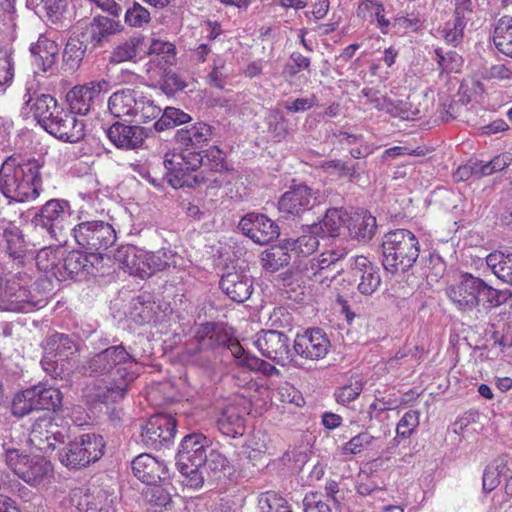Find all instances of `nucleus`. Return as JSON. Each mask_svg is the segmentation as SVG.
<instances>
[{"label":"nucleus","mask_w":512,"mask_h":512,"mask_svg":"<svg viewBox=\"0 0 512 512\" xmlns=\"http://www.w3.org/2000/svg\"><path fill=\"white\" fill-rule=\"evenodd\" d=\"M218 156L213 155V163H206V167H202L200 177L201 185L207 184L208 188H218L226 180L227 174L223 171L224 163L220 157V151L216 149Z\"/></svg>","instance_id":"41"},{"label":"nucleus","mask_w":512,"mask_h":512,"mask_svg":"<svg viewBox=\"0 0 512 512\" xmlns=\"http://www.w3.org/2000/svg\"><path fill=\"white\" fill-rule=\"evenodd\" d=\"M72 232L76 243L97 262L102 260V251L114 245L117 240L113 225L103 220L80 222Z\"/></svg>","instance_id":"9"},{"label":"nucleus","mask_w":512,"mask_h":512,"mask_svg":"<svg viewBox=\"0 0 512 512\" xmlns=\"http://www.w3.org/2000/svg\"><path fill=\"white\" fill-rule=\"evenodd\" d=\"M512 162V156L510 153H502L495 156L489 162L480 161V168L478 171L480 172V176H489L495 172L502 171L506 167H508Z\"/></svg>","instance_id":"61"},{"label":"nucleus","mask_w":512,"mask_h":512,"mask_svg":"<svg viewBox=\"0 0 512 512\" xmlns=\"http://www.w3.org/2000/svg\"><path fill=\"white\" fill-rule=\"evenodd\" d=\"M315 199L311 188L297 185L285 192L278 202L279 211L290 215H299L312 207Z\"/></svg>","instance_id":"26"},{"label":"nucleus","mask_w":512,"mask_h":512,"mask_svg":"<svg viewBox=\"0 0 512 512\" xmlns=\"http://www.w3.org/2000/svg\"><path fill=\"white\" fill-rule=\"evenodd\" d=\"M163 165L168 183L176 189L200 186L202 178L198 169L207 166L204 157L196 152L166 153Z\"/></svg>","instance_id":"7"},{"label":"nucleus","mask_w":512,"mask_h":512,"mask_svg":"<svg viewBox=\"0 0 512 512\" xmlns=\"http://www.w3.org/2000/svg\"><path fill=\"white\" fill-rule=\"evenodd\" d=\"M271 402L274 404H277L278 402L290 403L300 407L304 404V399L301 393L294 386L284 382L272 392Z\"/></svg>","instance_id":"52"},{"label":"nucleus","mask_w":512,"mask_h":512,"mask_svg":"<svg viewBox=\"0 0 512 512\" xmlns=\"http://www.w3.org/2000/svg\"><path fill=\"white\" fill-rule=\"evenodd\" d=\"M41 365L54 379H66L72 372L71 360L80 352V343L74 335L54 333L46 340Z\"/></svg>","instance_id":"4"},{"label":"nucleus","mask_w":512,"mask_h":512,"mask_svg":"<svg viewBox=\"0 0 512 512\" xmlns=\"http://www.w3.org/2000/svg\"><path fill=\"white\" fill-rule=\"evenodd\" d=\"M108 89L109 82L105 79L74 86L66 95L71 112L87 115L93 109L101 94L107 92Z\"/></svg>","instance_id":"16"},{"label":"nucleus","mask_w":512,"mask_h":512,"mask_svg":"<svg viewBox=\"0 0 512 512\" xmlns=\"http://www.w3.org/2000/svg\"><path fill=\"white\" fill-rule=\"evenodd\" d=\"M99 495L94 496L89 489L78 488L74 490L71 500L76 508L81 512H87L89 510H98L99 507Z\"/></svg>","instance_id":"55"},{"label":"nucleus","mask_w":512,"mask_h":512,"mask_svg":"<svg viewBox=\"0 0 512 512\" xmlns=\"http://www.w3.org/2000/svg\"><path fill=\"white\" fill-rule=\"evenodd\" d=\"M144 38L133 36L125 42L117 45L109 55V63L120 64L134 60L139 54V47L143 44Z\"/></svg>","instance_id":"42"},{"label":"nucleus","mask_w":512,"mask_h":512,"mask_svg":"<svg viewBox=\"0 0 512 512\" xmlns=\"http://www.w3.org/2000/svg\"><path fill=\"white\" fill-rule=\"evenodd\" d=\"M214 423L222 435L230 438L243 436L248 426L244 411L237 405L221 408L214 417Z\"/></svg>","instance_id":"19"},{"label":"nucleus","mask_w":512,"mask_h":512,"mask_svg":"<svg viewBox=\"0 0 512 512\" xmlns=\"http://www.w3.org/2000/svg\"><path fill=\"white\" fill-rule=\"evenodd\" d=\"M29 242L22 229L14 222H6L2 227L0 247L14 261L23 263L28 251Z\"/></svg>","instance_id":"23"},{"label":"nucleus","mask_w":512,"mask_h":512,"mask_svg":"<svg viewBox=\"0 0 512 512\" xmlns=\"http://www.w3.org/2000/svg\"><path fill=\"white\" fill-rule=\"evenodd\" d=\"M98 262L90 254H83L80 251H66L58 270L57 280L65 281L72 279L83 270H88V265L95 266Z\"/></svg>","instance_id":"28"},{"label":"nucleus","mask_w":512,"mask_h":512,"mask_svg":"<svg viewBox=\"0 0 512 512\" xmlns=\"http://www.w3.org/2000/svg\"><path fill=\"white\" fill-rule=\"evenodd\" d=\"M290 248L284 240L261 253V263L266 271L275 272L290 262Z\"/></svg>","instance_id":"33"},{"label":"nucleus","mask_w":512,"mask_h":512,"mask_svg":"<svg viewBox=\"0 0 512 512\" xmlns=\"http://www.w3.org/2000/svg\"><path fill=\"white\" fill-rule=\"evenodd\" d=\"M210 440L200 433L185 436L176 456V466L184 476L183 483L191 488H200L204 483L202 465L206 459Z\"/></svg>","instance_id":"5"},{"label":"nucleus","mask_w":512,"mask_h":512,"mask_svg":"<svg viewBox=\"0 0 512 512\" xmlns=\"http://www.w3.org/2000/svg\"><path fill=\"white\" fill-rule=\"evenodd\" d=\"M176 433V420L169 414H155L142 427L141 441L150 449L168 446Z\"/></svg>","instance_id":"15"},{"label":"nucleus","mask_w":512,"mask_h":512,"mask_svg":"<svg viewBox=\"0 0 512 512\" xmlns=\"http://www.w3.org/2000/svg\"><path fill=\"white\" fill-rule=\"evenodd\" d=\"M258 512H293L278 493L269 491L258 497Z\"/></svg>","instance_id":"49"},{"label":"nucleus","mask_w":512,"mask_h":512,"mask_svg":"<svg viewBox=\"0 0 512 512\" xmlns=\"http://www.w3.org/2000/svg\"><path fill=\"white\" fill-rule=\"evenodd\" d=\"M445 293L451 304L461 312H471L481 304L484 308L498 307L507 302L512 293L509 289L498 290L471 273H460L447 284Z\"/></svg>","instance_id":"2"},{"label":"nucleus","mask_w":512,"mask_h":512,"mask_svg":"<svg viewBox=\"0 0 512 512\" xmlns=\"http://www.w3.org/2000/svg\"><path fill=\"white\" fill-rule=\"evenodd\" d=\"M384 7L381 3L372 0H362L357 9L359 17L369 20L370 22L376 21L378 27L383 34L388 33L390 21L385 18Z\"/></svg>","instance_id":"37"},{"label":"nucleus","mask_w":512,"mask_h":512,"mask_svg":"<svg viewBox=\"0 0 512 512\" xmlns=\"http://www.w3.org/2000/svg\"><path fill=\"white\" fill-rule=\"evenodd\" d=\"M35 410H38V407L32 387L25 389L14 396L11 404V413L13 416L22 418Z\"/></svg>","instance_id":"47"},{"label":"nucleus","mask_w":512,"mask_h":512,"mask_svg":"<svg viewBox=\"0 0 512 512\" xmlns=\"http://www.w3.org/2000/svg\"><path fill=\"white\" fill-rule=\"evenodd\" d=\"M436 62L442 72H458L462 66V58L455 51L444 53L441 49L435 50Z\"/></svg>","instance_id":"58"},{"label":"nucleus","mask_w":512,"mask_h":512,"mask_svg":"<svg viewBox=\"0 0 512 512\" xmlns=\"http://www.w3.org/2000/svg\"><path fill=\"white\" fill-rule=\"evenodd\" d=\"M140 91L135 89H121L114 92L108 99V110L116 118L134 117Z\"/></svg>","instance_id":"27"},{"label":"nucleus","mask_w":512,"mask_h":512,"mask_svg":"<svg viewBox=\"0 0 512 512\" xmlns=\"http://www.w3.org/2000/svg\"><path fill=\"white\" fill-rule=\"evenodd\" d=\"M69 429L59 425L50 416L38 418L32 425L28 443L44 454H49L64 445L69 439Z\"/></svg>","instance_id":"12"},{"label":"nucleus","mask_w":512,"mask_h":512,"mask_svg":"<svg viewBox=\"0 0 512 512\" xmlns=\"http://www.w3.org/2000/svg\"><path fill=\"white\" fill-rule=\"evenodd\" d=\"M142 265H145L147 272H142L141 276L151 275L156 271H162L170 266L174 258V254L170 250H159L157 252L142 253Z\"/></svg>","instance_id":"44"},{"label":"nucleus","mask_w":512,"mask_h":512,"mask_svg":"<svg viewBox=\"0 0 512 512\" xmlns=\"http://www.w3.org/2000/svg\"><path fill=\"white\" fill-rule=\"evenodd\" d=\"M5 461L13 472L30 486L42 484L53 473V466L45 457L22 455L16 449L6 452Z\"/></svg>","instance_id":"11"},{"label":"nucleus","mask_w":512,"mask_h":512,"mask_svg":"<svg viewBox=\"0 0 512 512\" xmlns=\"http://www.w3.org/2000/svg\"><path fill=\"white\" fill-rule=\"evenodd\" d=\"M38 410H59L62 405V393L59 389L45 385L32 386Z\"/></svg>","instance_id":"40"},{"label":"nucleus","mask_w":512,"mask_h":512,"mask_svg":"<svg viewBox=\"0 0 512 512\" xmlns=\"http://www.w3.org/2000/svg\"><path fill=\"white\" fill-rule=\"evenodd\" d=\"M351 269L359 278L358 291L363 295H372L381 284L379 269L363 255L350 259Z\"/></svg>","instance_id":"24"},{"label":"nucleus","mask_w":512,"mask_h":512,"mask_svg":"<svg viewBox=\"0 0 512 512\" xmlns=\"http://www.w3.org/2000/svg\"><path fill=\"white\" fill-rule=\"evenodd\" d=\"M318 237L319 233H314L309 230V225L303 227L302 235L296 239H286L290 251H295L298 255L307 256L316 251L319 246Z\"/></svg>","instance_id":"43"},{"label":"nucleus","mask_w":512,"mask_h":512,"mask_svg":"<svg viewBox=\"0 0 512 512\" xmlns=\"http://www.w3.org/2000/svg\"><path fill=\"white\" fill-rule=\"evenodd\" d=\"M329 348L330 341L326 334L319 328L297 335L294 340L295 353L310 360H319L324 358L327 355Z\"/></svg>","instance_id":"18"},{"label":"nucleus","mask_w":512,"mask_h":512,"mask_svg":"<svg viewBox=\"0 0 512 512\" xmlns=\"http://www.w3.org/2000/svg\"><path fill=\"white\" fill-rule=\"evenodd\" d=\"M346 223L350 235L360 241H369L375 234L376 218L366 210H359L347 216Z\"/></svg>","instance_id":"30"},{"label":"nucleus","mask_w":512,"mask_h":512,"mask_svg":"<svg viewBox=\"0 0 512 512\" xmlns=\"http://www.w3.org/2000/svg\"><path fill=\"white\" fill-rule=\"evenodd\" d=\"M86 51V45L78 38H70L65 45L63 61L70 70H75L80 65Z\"/></svg>","instance_id":"51"},{"label":"nucleus","mask_w":512,"mask_h":512,"mask_svg":"<svg viewBox=\"0 0 512 512\" xmlns=\"http://www.w3.org/2000/svg\"><path fill=\"white\" fill-rule=\"evenodd\" d=\"M220 287L227 296L239 303L248 299L253 292L252 284H249L247 280H240L236 273L222 276Z\"/></svg>","instance_id":"32"},{"label":"nucleus","mask_w":512,"mask_h":512,"mask_svg":"<svg viewBox=\"0 0 512 512\" xmlns=\"http://www.w3.org/2000/svg\"><path fill=\"white\" fill-rule=\"evenodd\" d=\"M25 98L28 97L25 100V103L29 105L31 102V110L33 111L34 118L37 120L38 123L43 118H47V114L52 110L55 111L56 107L59 106L57 103V100L48 94H40L36 96L34 99L30 94H26L24 96Z\"/></svg>","instance_id":"48"},{"label":"nucleus","mask_w":512,"mask_h":512,"mask_svg":"<svg viewBox=\"0 0 512 512\" xmlns=\"http://www.w3.org/2000/svg\"><path fill=\"white\" fill-rule=\"evenodd\" d=\"M136 109L134 118H136V121L143 123L156 119L162 113V109L155 105L154 101L146 97L141 91Z\"/></svg>","instance_id":"53"},{"label":"nucleus","mask_w":512,"mask_h":512,"mask_svg":"<svg viewBox=\"0 0 512 512\" xmlns=\"http://www.w3.org/2000/svg\"><path fill=\"white\" fill-rule=\"evenodd\" d=\"M132 471L136 478L147 485H157L167 478V466L154 456L142 453L132 461Z\"/></svg>","instance_id":"22"},{"label":"nucleus","mask_w":512,"mask_h":512,"mask_svg":"<svg viewBox=\"0 0 512 512\" xmlns=\"http://www.w3.org/2000/svg\"><path fill=\"white\" fill-rule=\"evenodd\" d=\"M419 412L415 410H409L399 420L396 432L401 438H408L414 432L419 425Z\"/></svg>","instance_id":"63"},{"label":"nucleus","mask_w":512,"mask_h":512,"mask_svg":"<svg viewBox=\"0 0 512 512\" xmlns=\"http://www.w3.org/2000/svg\"><path fill=\"white\" fill-rule=\"evenodd\" d=\"M486 264L499 280L512 285V252H492L486 257Z\"/></svg>","instance_id":"34"},{"label":"nucleus","mask_w":512,"mask_h":512,"mask_svg":"<svg viewBox=\"0 0 512 512\" xmlns=\"http://www.w3.org/2000/svg\"><path fill=\"white\" fill-rule=\"evenodd\" d=\"M90 43L93 47H102L108 38L122 31L120 21L106 16H95L88 25Z\"/></svg>","instance_id":"29"},{"label":"nucleus","mask_w":512,"mask_h":512,"mask_svg":"<svg viewBox=\"0 0 512 512\" xmlns=\"http://www.w3.org/2000/svg\"><path fill=\"white\" fill-rule=\"evenodd\" d=\"M377 107L386 111L391 116L398 117L402 120H413L419 113V111L414 109L408 101L402 100H384L383 104Z\"/></svg>","instance_id":"50"},{"label":"nucleus","mask_w":512,"mask_h":512,"mask_svg":"<svg viewBox=\"0 0 512 512\" xmlns=\"http://www.w3.org/2000/svg\"><path fill=\"white\" fill-rule=\"evenodd\" d=\"M33 64L42 72H48L56 65L59 57V45L48 34H40L36 42L29 47Z\"/></svg>","instance_id":"25"},{"label":"nucleus","mask_w":512,"mask_h":512,"mask_svg":"<svg viewBox=\"0 0 512 512\" xmlns=\"http://www.w3.org/2000/svg\"><path fill=\"white\" fill-rule=\"evenodd\" d=\"M109 140L120 149L133 150L142 146L147 136L145 128L122 122L113 123L107 130Z\"/></svg>","instance_id":"21"},{"label":"nucleus","mask_w":512,"mask_h":512,"mask_svg":"<svg viewBox=\"0 0 512 512\" xmlns=\"http://www.w3.org/2000/svg\"><path fill=\"white\" fill-rule=\"evenodd\" d=\"M44 160L28 159L19 162L9 156L0 168V192L8 203L36 200L41 191Z\"/></svg>","instance_id":"1"},{"label":"nucleus","mask_w":512,"mask_h":512,"mask_svg":"<svg viewBox=\"0 0 512 512\" xmlns=\"http://www.w3.org/2000/svg\"><path fill=\"white\" fill-rule=\"evenodd\" d=\"M304 512H332L328 503L318 492H309L303 499Z\"/></svg>","instance_id":"64"},{"label":"nucleus","mask_w":512,"mask_h":512,"mask_svg":"<svg viewBox=\"0 0 512 512\" xmlns=\"http://www.w3.org/2000/svg\"><path fill=\"white\" fill-rule=\"evenodd\" d=\"M143 251L138 250L133 245L120 246L114 253V259L119 262L123 268L127 269L130 274H142L147 272L145 265H142Z\"/></svg>","instance_id":"36"},{"label":"nucleus","mask_w":512,"mask_h":512,"mask_svg":"<svg viewBox=\"0 0 512 512\" xmlns=\"http://www.w3.org/2000/svg\"><path fill=\"white\" fill-rule=\"evenodd\" d=\"M383 266L391 273L405 272L419 256L418 241L406 229L389 232L382 244Z\"/></svg>","instance_id":"6"},{"label":"nucleus","mask_w":512,"mask_h":512,"mask_svg":"<svg viewBox=\"0 0 512 512\" xmlns=\"http://www.w3.org/2000/svg\"><path fill=\"white\" fill-rule=\"evenodd\" d=\"M71 216L70 204L66 200L51 199L47 201L32 218L35 229L44 231L50 238L57 239L64 230Z\"/></svg>","instance_id":"14"},{"label":"nucleus","mask_w":512,"mask_h":512,"mask_svg":"<svg viewBox=\"0 0 512 512\" xmlns=\"http://www.w3.org/2000/svg\"><path fill=\"white\" fill-rule=\"evenodd\" d=\"M123 376L94 381L84 389V397L90 404H109L122 400L129 385L138 377V374L122 372Z\"/></svg>","instance_id":"13"},{"label":"nucleus","mask_w":512,"mask_h":512,"mask_svg":"<svg viewBox=\"0 0 512 512\" xmlns=\"http://www.w3.org/2000/svg\"><path fill=\"white\" fill-rule=\"evenodd\" d=\"M378 440L377 437L371 435L368 432H362L351 438L344 446V454L357 455L365 449L374 445Z\"/></svg>","instance_id":"56"},{"label":"nucleus","mask_w":512,"mask_h":512,"mask_svg":"<svg viewBox=\"0 0 512 512\" xmlns=\"http://www.w3.org/2000/svg\"><path fill=\"white\" fill-rule=\"evenodd\" d=\"M150 19V12L136 2L126 10L124 16L125 23L131 27H143Z\"/></svg>","instance_id":"59"},{"label":"nucleus","mask_w":512,"mask_h":512,"mask_svg":"<svg viewBox=\"0 0 512 512\" xmlns=\"http://www.w3.org/2000/svg\"><path fill=\"white\" fill-rule=\"evenodd\" d=\"M138 364L137 353L134 348L124 346L123 343L112 345L106 349L92 354L77 367L78 372L84 376H109L110 378L123 376L126 372L138 374L133 366Z\"/></svg>","instance_id":"3"},{"label":"nucleus","mask_w":512,"mask_h":512,"mask_svg":"<svg viewBox=\"0 0 512 512\" xmlns=\"http://www.w3.org/2000/svg\"><path fill=\"white\" fill-rule=\"evenodd\" d=\"M212 137V127L204 122H198L189 127L176 131L175 141L182 152H196L202 155L203 147L208 145Z\"/></svg>","instance_id":"20"},{"label":"nucleus","mask_w":512,"mask_h":512,"mask_svg":"<svg viewBox=\"0 0 512 512\" xmlns=\"http://www.w3.org/2000/svg\"><path fill=\"white\" fill-rule=\"evenodd\" d=\"M493 41L501 53L512 57V18L499 20L494 30Z\"/></svg>","instance_id":"45"},{"label":"nucleus","mask_w":512,"mask_h":512,"mask_svg":"<svg viewBox=\"0 0 512 512\" xmlns=\"http://www.w3.org/2000/svg\"><path fill=\"white\" fill-rule=\"evenodd\" d=\"M64 252L65 248L61 246L40 249L35 258L37 267L57 279Z\"/></svg>","instance_id":"35"},{"label":"nucleus","mask_w":512,"mask_h":512,"mask_svg":"<svg viewBox=\"0 0 512 512\" xmlns=\"http://www.w3.org/2000/svg\"><path fill=\"white\" fill-rule=\"evenodd\" d=\"M64 445L58 452V459L70 470H78L98 461L105 448L103 437L95 433L82 434Z\"/></svg>","instance_id":"8"},{"label":"nucleus","mask_w":512,"mask_h":512,"mask_svg":"<svg viewBox=\"0 0 512 512\" xmlns=\"http://www.w3.org/2000/svg\"><path fill=\"white\" fill-rule=\"evenodd\" d=\"M201 338L208 337V346H226L233 338V330L223 324L207 323L199 332Z\"/></svg>","instance_id":"46"},{"label":"nucleus","mask_w":512,"mask_h":512,"mask_svg":"<svg viewBox=\"0 0 512 512\" xmlns=\"http://www.w3.org/2000/svg\"><path fill=\"white\" fill-rule=\"evenodd\" d=\"M228 464L229 462L223 453L216 449H210L209 453H206V459L201 470L217 476L228 467Z\"/></svg>","instance_id":"57"},{"label":"nucleus","mask_w":512,"mask_h":512,"mask_svg":"<svg viewBox=\"0 0 512 512\" xmlns=\"http://www.w3.org/2000/svg\"><path fill=\"white\" fill-rule=\"evenodd\" d=\"M35 2L36 5L44 10L46 16L51 21H57L66 11L69 0H31Z\"/></svg>","instance_id":"62"},{"label":"nucleus","mask_w":512,"mask_h":512,"mask_svg":"<svg viewBox=\"0 0 512 512\" xmlns=\"http://www.w3.org/2000/svg\"><path fill=\"white\" fill-rule=\"evenodd\" d=\"M278 225L265 215H258V245L266 244L279 236Z\"/></svg>","instance_id":"60"},{"label":"nucleus","mask_w":512,"mask_h":512,"mask_svg":"<svg viewBox=\"0 0 512 512\" xmlns=\"http://www.w3.org/2000/svg\"><path fill=\"white\" fill-rule=\"evenodd\" d=\"M63 125L55 137L69 143H76L85 137V124L75 117V113L64 115Z\"/></svg>","instance_id":"39"},{"label":"nucleus","mask_w":512,"mask_h":512,"mask_svg":"<svg viewBox=\"0 0 512 512\" xmlns=\"http://www.w3.org/2000/svg\"><path fill=\"white\" fill-rule=\"evenodd\" d=\"M258 351L264 357L281 366L287 365L292 360L288 348V338L278 331L267 330L258 333Z\"/></svg>","instance_id":"17"},{"label":"nucleus","mask_w":512,"mask_h":512,"mask_svg":"<svg viewBox=\"0 0 512 512\" xmlns=\"http://www.w3.org/2000/svg\"><path fill=\"white\" fill-rule=\"evenodd\" d=\"M347 252L344 249L330 250L323 252L318 257L310 260L309 267L307 270L308 277H315L316 281L320 283H324V280L321 279V274L324 270L329 268L332 264H334L339 259L343 258Z\"/></svg>","instance_id":"38"},{"label":"nucleus","mask_w":512,"mask_h":512,"mask_svg":"<svg viewBox=\"0 0 512 512\" xmlns=\"http://www.w3.org/2000/svg\"><path fill=\"white\" fill-rule=\"evenodd\" d=\"M26 275H14L5 281L0 291V310L8 312H30L46 304V298L32 294L27 288Z\"/></svg>","instance_id":"10"},{"label":"nucleus","mask_w":512,"mask_h":512,"mask_svg":"<svg viewBox=\"0 0 512 512\" xmlns=\"http://www.w3.org/2000/svg\"><path fill=\"white\" fill-rule=\"evenodd\" d=\"M347 222V213L343 209H328L324 217L318 222L309 225V230L319 233L321 237H335L340 228Z\"/></svg>","instance_id":"31"},{"label":"nucleus","mask_w":512,"mask_h":512,"mask_svg":"<svg viewBox=\"0 0 512 512\" xmlns=\"http://www.w3.org/2000/svg\"><path fill=\"white\" fill-rule=\"evenodd\" d=\"M465 26L466 22L464 18L456 12L455 17L445 23V26L441 31V36L448 44L456 46L462 40Z\"/></svg>","instance_id":"54"}]
</instances>
